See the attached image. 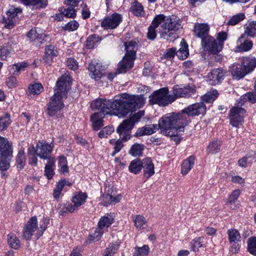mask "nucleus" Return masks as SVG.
<instances>
[{"instance_id": "nucleus-1", "label": "nucleus", "mask_w": 256, "mask_h": 256, "mask_svg": "<svg viewBox=\"0 0 256 256\" xmlns=\"http://www.w3.org/2000/svg\"><path fill=\"white\" fill-rule=\"evenodd\" d=\"M180 26V19L176 16H166L164 14L158 15L148 28L147 38L150 40H154L156 36V28L160 26V36L164 39H168L174 32L178 30Z\"/></svg>"}, {"instance_id": "nucleus-2", "label": "nucleus", "mask_w": 256, "mask_h": 256, "mask_svg": "<svg viewBox=\"0 0 256 256\" xmlns=\"http://www.w3.org/2000/svg\"><path fill=\"white\" fill-rule=\"evenodd\" d=\"M185 120L186 118L182 117L180 113L167 114L159 120L158 130L162 134L174 138L172 140L178 144L180 139L178 136L184 132Z\"/></svg>"}, {"instance_id": "nucleus-3", "label": "nucleus", "mask_w": 256, "mask_h": 256, "mask_svg": "<svg viewBox=\"0 0 256 256\" xmlns=\"http://www.w3.org/2000/svg\"><path fill=\"white\" fill-rule=\"evenodd\" d=\"M71 80L68 76H62L57 81L54 88V94L50 98L48 106V114L50 116H55L64 106L63 98L70 88Z\"/></svg>"}, {"instance_id": "nucleus-4", "label": "nucleus", "mask_w": 256, "mask_h": 256, "mask_svg": "<svg viewBox=\"0 0 256 256\" xmlns=\"http://www.w3.org/2000/svg\"><path fill=\"white\" fill-rule=\"evenodd\" d=\"M120 106L118 111L116 112L119 118L122 117L130 112L141 108L146 102V98L142 95L130 96L122 94L118 99Z\"/></svg>"}, {"instance_id": "nucleus-5", "label": "nucleus", "mask_w": 256, "mask_h": 256, "mask_svg": "<svg viewBox=\"0 0 256 256\" xmlns=\"http://www.w3.org/2000/svg\"><path fill=\"white\" fill-rule=\"evenodd\" d=\"M120 106L118 100L111 102L106 99L98 98L93 100L90 106L94 110H100L99 114L116 116V112L118 111Z\"/></svg>"}, {"instance_id": "nucleus-6", "label": "nucleus", "mask_w": 256, "mask_h": 256, "mask_svg": "<svg viewBox=\"0 0 256 256\" xmlns=\"http://www.w3.org/2000/svg\"><path fill=\"white\" fill-rule=\"evenodd\" d=\"M227 38V34L222 32L218 34V44L216 40L211 36H208L202 40V48L210 54H216L222 50L224 42Z\"/></svg>"}, {"instance_id": "nucleus-7", "label": "nucleus", "mask_w": 256, "mask_h": 256, "mask_svg": "<svg viewBox=\"0 0 256 256\" xmlns=\"http://www.w3.org/2000/svg\"><path fill=\"white\" fill-rule=\"evenodd\" d=\"M149 98L150 104H157L161 106H165L175 100V97L169 94L168 88H162L154 91Z\"/></svg>"}, {"instance_id": "nucleus-8", "label": "nucleus", "mask_w": 256, "mask_h": 256, "mask_svg": "<svg viewBox=\"0 0 256 256\" xmlns=\"http://www.w3.org/2000/svg\"><path fill=\"white\" fill-rule=\"evenodd\" d=\"M144 115V111H139L137 113L131 116L128 119L124 120L119 126L116 130L120 136L124 134L123 140H127L130 138L128 132L134 128L135 123L138 121Z\"/></svg>"}, {"instance_id": "nucleus-9", "label": "nucleus", "mask_w": 256, "mask_h": 256, "mask_svg": "<svg viewBox=\"0 0 256 256\" xmlns=\"http://www.w3.org/2000/svg\"><path fill=\"white\" fill-rule=\"evenodd\" d=\"M206 111V106L203 102L192 104L182 110L180 113L182 117L186 118L184 122L186 126L190 116H195L204 114Z\"/></svg>"}, {"instance_id": "nucleus-10", "label": "nucleus", "mask_w": 256, "mask_h": 256, "mask_svg": "<svg viewBox=\"0 0 256 256\" xmlns=\"http://www.w3.org/2000/svg\"><path fill=\"white\" fill-rule=\"evenodd\" d=\"M22 10L19 8L10 6L6 12V16L4 18V26L8 29L13 28L18 22V16L22 14Z\"/></svg>"}, {"instance_id": "nucleus-11", "label": "nucleus", "mask_w": 256, "mask_h": 256, "mask_svg": "<svg viewBox=\"0 0 256 256\" xmlns=\"http://www.w3.org/2000/svg\"><path fill=\"white\" fill-rule=\"evenodd\" d=\"M39 230L36 216L30 218L27 222L23 230V237L26 240H29L32 236H36V233Z\"/></svg>"}, {"instance_id": "nucleus-12", "label": "nucleus", "mask_w": 256, "mask_h": 256, "mask_svg": "<svg viewBox=\"0 0 256 256\" xmlns=\"http://www.w3.org/2000/svg\"><path fill=\"white\" fill-rule=\"evenodd\" d=\"M245 110L242 108L235 107L231 109L230 112V124L235 127H238L244 120Z\"/></svg>"}, {"instance_id": "nucleus-13", "label": "nucleus", "mask_w": 256, "mask_h": 256, "mask_svg": "<svg viewBox=\"0 0 256 256\" xmlns=\"http://www.w3.org/2000/svg\"><path fill=\"white\" fill-rule=\"evenodd\" d=\"M52 149V144H48L43 142H38L36 146V154L40 158L48 160V158H54L50 156Z\"/></svg>"}, {"instance_id": "nucleus-14", "label": "nucleus", "mask_w": 256, "mask_h": 256, "mask_svg": "<svg viewBox=\"0 0 256 256\" xmlns=\"http://www.w3.org/2000/svg\"><path fill=\"white\" fill-rule=\"evenodd\" d=\"M122 18L117 13L104 18L101 22V26L105 30H112L116 28L121 22Z\"/></svg>"}, {"instance_id": "nucleus-15", "label": "nucleus", "mask_w": 256, "mask_h": 256, "mask_svg": "<svg viewBox=\"0 0 256 256\" xmlns=\"http://www.w3.org/2000/svg\"><path fill=\"white\" fill-rule=\"evenodd\" d=\"M226 75V72L222 68H216L212 70L208 74V81L210 85L218 84Z\"/></svg>"}, {"instance_id": "nucleus-16", "label": "nucleus", "mask_w": 256, "mask_h": 256, "mask_svg": "<svg viewBox=\"0 0 256 256\" xmlns=\"http://www.w3.org/2000/svg\"><path fill=\"white\" fill-rule=\"evenodd\" d=\"M102 66L96 61L92 60L90 64L88 67L89 75L92 78L95 80H100L102 76Z\"/></svg>"}, {"instance_id": "nucleus-17", "label": "nucleus", "mask_w": 256, "mask_h": 256, "mask_svg": "<svg viewBox=\"0 0 256 256\" xmlns=\"http://www.w3.org/2000/svg\"><path fill=\"white\" fill-rule=\"evenodd\" d=\"M247 36L242 34L238 40V46L236 47V51L238 52H248L250 50L252 47L253 44L252 42L248 40L246 38Z\"/></svg>"}, {"instance_id": "nucleus-18", "label": "nucleus", "mask_w": 256, "mask_h": 256, "mask_svg": "<svg viewBox=\"0 0 256 256\" xmlns=\"http://www.w3.org/2000/svg\"><path fill=\"white\" fill-rule=\"evenodd\" d=\"M142 168L144 169V176L148 179L154 174V166L150 158H146L142 160Z\"/></svg>"}, {"instance_id": "nucleus-19", "label": "nucleus", "mask_w": 256, "mask_h": 256, "mask_svg": "<svg viewBox=\"0 0 256 256\" xmlns=\"http://www.w3.org/2000/svg\"><path fill=\"white\" fill-rule=\"evenodd\" d=\"M193 94H194V89L190 86L180 88L176 86L174 87L172 95L175 97V100L178 97H189Z\"/></svg>"}, {"instance_id": "nucleus-20", "label": "nucleus", "mask_w": 256, "mask_h": 256, "mask_svg": "<svg viewBox=\"0 0 256 256\" xmlns=\"http://www.w3.org/2000/svg\"><path fill=\"white\" fill-rule=\"evenodd\" d=\"M58 54L57 48L54 46L50 45L46 47L43 61L47 64L50 65L54 62L53 58Z\"/></svg>"}, {"instance_id": "nucleus-21", "label": "nucleus", "mask_w": 256, "mask_h": 256, "mask_svg": "<svg viewBox=\"0 0 256 256\" xmlns=\"http://www.w3.org/2000/svg\"><path fill=\"white\" fill-rule=\"evenodd\" d=\"M27 36L30 40L36 41L42 44L45 40L46 35L43 32L42 30L38 28L30 30Z\"/></svg>"}, {"instance_id": "nucleus-22", "label": "nucleus", "mask_w": 256, "mask_h": 256, "mask_svg": "<svg viewBox=\"0 0 256 256\" xmlns=\"http://www.w3.org/2000/svg\"><path fill=\"white\" fill-rule=\"evenodd\" d=\"M134 58L125 55L123 59L119 62L118 70L120 73L125 72L131 68L134 65Z\"/></svg>"}, {"instance_id": "nucleus-23", "label": "nucleus", "mask_w": 256, "mask_h": 256, "mask_svg": "<svg viewBox=\"0 0 256 256\" xmlns=\"http://www.w3.org/2000/svg\"><path fill=\"white\" fill-rule=\"evenodd\" d=\"M194 32L195 35L198 38H202V40L206 38L210 30V26L206 24H194Z\"/></svg>"}, {"instance_id": "nucleus-24", "label": "nucleus", "mask_w": 256, "mask_h": 256, "mask_svg": "<svg viewBox=\"0 0 256 256\" xmlns=\"http://www.w3.org/2000/svg\"><path fill=\"white\" fill-rule=\"evenodd\" d=\"M14 44L12 40H8L7 42L0 46V59L4 60L10 55L14 50Z\"/></svg>"}, {"instance_id": "nucleus-25", "label": "nucleus", "mask_w": 256, "mask_h": 256, "mask_svg": "<svg viewBox=\"0 0 256 256\" xmlns=\"http://www.w3.org/2000/svg\"><path fill=\"white\" fill-rule=\"evenodd\" d=\"M242 66L246 74L252 72L256 66V59L254 58H244L242 61Z\"/></svg>"}, {"instance_id": "nucleus-26", "label": "nucleus", "mask_w": 256, "mask_h": 256, "mask_svg": "<svg viewBox=\"0 0 256 256\" xmlns=\"http://www.w3.org/2000/svg\"><path fill=\"white\" fill-rule=\"evenodd\" d=\"M114 218V214H107L101 217L98 222V227L102 230L108 228L113 222Z\"/></svg>"}, {"instance_id": "nucleus-27", "label": "nucleus", "mask_w": 256, "mask_h": 256, "mask_svg": "<svg viewBox=\"0 0 256 256\" xmlns=\"http://www.w3.org/2000/svg\"><path fill=\"white\" fill-rule=\"evenodd\" d=\"M229 72L232 77L236 79L242 78L246 75L242 66L236 64H233L230 66Z\"/></svg>"}, {"instance_id": "nucleus-28", "label": "nucleus", "mask_w": 256, "mask_h": 256, "mask_svg": "<svg viewBox=\"0 0 256 256\" xmlns=\"http://www.w3.org/2000/svg\"><path fill=\"white\" fill-rule=\"evenodd\" d=\"M106 114L95 112L90 118L92 127L94 130H99L103 126L102 118Z\"/></svg>"}, {"instance_id": "nucleus-29", "label": "nucleus", "mask_w": 256, "mask_h": 256, "mask_svg": "<svg viewBox=\"0 0 256 256\" xmlns=\"http://www.w3.org/2000/svg\"><path fill=\"white\" fill-rule=\"evenodd\" d=\"M158 130L156 124L148 125L138 128L136 132V136H140L144 135H150Z\"/></svg>"}, {"instance_id": "nucleus-30", "label": "nucleus", "mask_w": 256, "mask_h": 256, "mask_svg": "<svg viewBox=\"0 0 256 256\" xmlns=\"http://www.w3.org/2000/svg\"><path fill=\"white\" fill-rule=\"evenodd\" d=\"M12 145L8 140L0 136V154L12 155Z\"/></svg>"}, {"instance_id": "nucleus-31", "label": "nucleus", "mask_w": 256, "mask_h": 256, "mask_svg": "<svg viewBox=\"0 0 256 256\" xmlns=\"http://www.w3.org/2000/svg\"><path fill=\"white\" fill-rule=\"evenodd\" d=\"M195 158L190 156L185 160L182 164L181 172L183 175H186L191 170L194 165Z\"/></svg>"}, {"instance_id": "nucleus-32", "label": "nucleus", "mask_w": 256, "mask_h": 256, "mask_svg": "<svg viewBox=\"0 0 256 256\" xmlns=\"http://www.w3.org/2000/svg\"><path fill=\"white\" fill-rule=\"evenodd\" d=\"M55 167L54 158H48L44 168V174L46 178L50 180L53 177L54 172V168Z\"/></svg>"}, {"instance_id": "nucleus-33", "label": "nucleus", "mask_w": 256, "mask_h": 256, "mask_svg": "<svg viewBox=\"0 0 256 256\" xmlns=\"http://www.w3.org/2000/svg\"><path fill=\"white\" fill-rule=\"evenodd\" d=\"M87 198L86 194L82 192H76L74 194L72 202L77 208L84 204Z\"/></svg>"}, {"instance_id": "nucleus-34", "label": "nucleus", "mask_w": 256, "mask_h": 256, "mask_svg": "<svg viewBox=\"0 0 256 256\" xmlns=\"http://www.w3.org/2000/svg\"><path fill=\"white\" fill-rule=\"evenodd\" d=\"M101 198L102 204L104 206H106L112 202H118L122 198V196L119 194L116 196H113L109 194H104Z\"/></svg>"}, {"instance_id": "nucleus-35", "label": "nucleus", "mask_w": 256, "mask_h": 256, "mask_svg": "<svg viewBox=\"0 0 256 256\" xmlns=\"http://www.w3.org/2000/svg\"><path fill=\"white\" fill-rule=\"evenodd\" d=\"M28 66V63L26 62H18L12 65L10 71L14 75H18L21 72L24 71Z\"/></svg>"}, {"instance_id": "nucleus-36", "label": "nucleus", "mask_w": 256, "mask_h": 256, "mask_svg": "<svg viewBox=\"0 0 256 256\" xmlns=\"http://www.w3.org/2000/svg\"><path fill=\"white\" fill-rule=\"evenodd\" d=\"M240 194V191L236 189L234 190L229 196L227 204L230 208L235 210L238 207L236 203Z\"/></svg>"}, {"instance_id": "nucleus-37", "label": "nucleus", "mask_w": 256, "mask_h": 256, "mask_svg": "<svg viewBox=\"0 0 256 256\" xmlns=\"http://www.w3.org/2000/svg\"><path fill=\"white\" fill-rule=\"evenodd\" d=\"M180 45V48L176 52V55L180 60H184L186 58L189 54L188 46L184 40L181 41Z\"/></svg>"}, {"instance_id": "nucleus-38", "label": "nucleus", "mask_w": 256, "mask_h": 256, "mask_svg": "<svg viewBox=\"0 0 256 256\" xmlns=\"http://www.w3.org/2000/svg\"><path fill=\"white\" fill-rule=\"evenodd\" d=\"M58 168L60 174H66L69 172L66 158L64 156L58 158Z\"/></svg>"}, {"instance_id": "nucleus-39", "label": "nucleus", "mask_w": 256, "mask_h": 256, "mask_svg": "<svg viewBox=\"0 0 256 256\" xmlns=\"http://www.w3.org/2000/svg\"><path fill=\"white\" fill-rule=\"evenodd\" d=\"M124 44L126 50L125 55L135 58L136 45V42L133 40L126 42H124Z\"/></svg>"}, {"instance_id": "nucleus-40", "label": "nucleus", "mask_w": 256, "mask_h": 256, "mask_svg": "<svg viewBox=\"0 0 256 256\" xmlns=\"http://www.w3.org/2000/svg\"><path fill=\"white\" fill-rule=\"evenodd\" d=\"M8 243L12 248L18 250L20 248V242L18 238L14 234L8 235Z\"/></svg>"}, {"instance_id": "nucleus-41", "label": "nucleus", "mask_w": 256, "mask_h": 256, "mask_svg": "<svg viewBox=\"0 0 256 256\" xmlns=\"http://www.w3.org/2000/svg\"><path fill=\"white\" fill-rule=\"evenodd\" d=\"M246 100H248L252 103L255 102L256 101V93L254 92H250L241 96L240 100L238 101V105L242 106Z\"/></svg>"}, {"instance_id": "nucleus-42", "label": "nucleus", "mask_w": 256, "mask_h": 256, "mask_svg": "<svg viewBox=\"0 0 256 256\" xmlns=\"http://www.w3.org/2000/svg\"><path fill=\"white\" fill-rule=\"evenodd\" d=\"M142 169V161L140 160L136 159L131 162L128 170L130 172L134 174L139 173Z\"/></svg>"}, {"instance_id": "nucleus-43", "label": "nucleus", "mask_w": 256, "mask_h": 256, "mask_svg": "<svg viewBox=\"0 0 256 256\" xmlns=\"http://www.w3.org/2000/svg\"><path fill=\"white\" fill-rule=\"evenodd\" d=\"M244 34L254 37L256 35V21H252L246 24Z\"/></svg>"}, {"instance_id": "nucleus-44", "label": "nucleus", "mask_w": 256, "mask_h": 256, "mask_svg": "<svg viewBox=\"0 0 256 256\" xmlns=\"http://www.w3.org/2000/svg\"><path fill=\"white\" fill-rule=\"evenodd\" d=\"M100 38L98 36L94 34L89 36L86 42V46L90 49L96 47L100 42Z\"/></svg>"}, {"instance_id": "nucleus-45", "label": "nucleus", "mask_w": 256, "mask_h": 256, "mask_svg": "<svg viewBox=\"0 0 256 256\" xmlns=\"http://www.w3.org/2000/svg\"><path fill=\"white\" fill-rule=\"evenodd\" d=\"M228 240L230 244L238 242L240 240L241 236L239 232L236 229H230L228 230Z\"/></svg>"}, {"instance_id": "nucleus-46", "label": "nucleus", "mask_w": 256, "mask_h": 256, "mask_svg": "<svg viewBox=\"0 0 256 256\" xmlns=\"http://www.w3.org/2000/svg\"><path fill=\"white\" fill-rule=\"evenodd\" d=\"M10 156L11 155L0 154V170L5 171L10 168Z\"/></svg>"}, {"instance_id": "nucleus-47", "label": "nucleus", "mask_w": 256, "mask_h": 256, "mask_svg": "<svg viewBox=\"0 0 256 256\" xmlns=\"http://www.w3.org/2000/svg\"><path fill=\"white\" fill-rule=\"evenodd\" d=\"M120 242H112L104 251V256H113L119 248Z\"/></svg>"}, {"instance_id": "nucleus-48", "label": "nucleus", "mask_w": 256, "mask_h": 256, "mask_svg": "<svg viewBox=\"0 0 256 256\" xmlns=\"http://www.w3.org/2000/svg\"><path fill=\"white\" fill-rule=\"evenodd\" d=\"M26 160V157L24 150L22 148L19 150L16 156L17 167L18 168L22 169L25 166Z\"/></svg>"}, {"instance_id": "nucleus-49", "label": "nucleus", "mask_w": 256, "mask_h": 256, "mask_svg": "<svg viewBox=\"0 0 256 256\" xmlns=\"http://www.w3.org/2000/svg\"><path fill=\"white\" fill-rule=\"evenodd\" d=\"M77 208L75 206V205H72V204L67 202L60 206L58 208L59 213L60 214H64L67 212H74L76 210Z\"/></svg>"}, {"instance_id": "nucleus-50", "label": "nucleus", "mask_w": 256, "mask_h": 256, "mask_svg": "<svg viewBox=\"0 0 256 256\" xmlns=\"http://www.w3.org/2000/svg\"><path fill=\"white\" fill-rule=\"evenodd\" d=\"M26 5H32L36 8H44L47 5L46 0H20Z\"/></svg>"}, {"instance_id": "nucleus-51", "label": "nucleus", "mask_w": 256, "mask_h": 256, "mask_svg": "<svg viewBox=\"0 0 256 256\" xmlns=\"http://www.w3.org/2000/svg\"><path fill=\"white\" fill-rule=\"evenodd\" d=\"M150 248L148 245L142 247L136 246L132 256H147L150 253Z\"/></svg>"}, {"instance_id": "nucleus-52", "label": "nucleus", "mask_w": 256, "mask_h": 256, "mask_svg": "<svg viewBox=\"0 0 256 256\" xmlns=\"http://www.w3.org/2000/svg\"><path fill=\"white\" fill-rule=\"evenodd\" d=\"M218 92L216 90H212L208 92L206 94L202 97V100L203 102L210 103L214 101L217 98Z\"/></svg>"}, {"instance_id": "nucleus-53", "label": "nucleus", "mask_w": 256, "mask_h": 256, "mask_svg": "<svg viewBox=\"0 0 256 256\" xmlns=\"http://www.w3.org/2000/svg\"><path fill=\"white\" fill-rule=\"evenodd\" d=\"M130 10L136 16H142L144 13L142 6L138 2H134L132 3Z\"/></svg>"}, {"instance_id": "nucleus-54", "label": "nucleus", "mask_w": 256, "mask_h": 256, "mask_svg": "<svg viewBox=\"0 0 256 256\" xmlns=\"http://www.w3.org/2000/svg\"><path fill=\"white\" fill-rule=\"evenodd\" d=\"M144 146L142 144L136 143L130 148V154L132 156H140L142 154Z\"/></svg>"}, {"instance_id": "nucleus-55", "label": "nucleus", "mask_w": 256, "mask_h": 256, "mask_svg": "<svg viewBox=\"0 0 256 256\" xmlns=\"http://www.w3.org/2000/svg\"><path fill=\"white\" fill-rule=\"evenodd\" d=\"M222 143L220 141L216 140L210 143L207 148V152L208 153L213 154L218 152L220 148Z\"/></svg>"}, {"instance_id": "nucleus-56", "label": "nucleus", "mask_w": 256, "mask_h": 256, "mask_svg": "<svg viewBox=\"0 0 256 256\" xmlns=\"http://www.w3.org/2000/svg\"><path fill=\"white\" fill-rule=\"evenodd\" d=\"M135 226L138 229H143L146 224L145 218L141 215H137L134 218Z\"/></svg>"}, {"instance_id": "nucleus-57", "label": "nucleus", "mask_w": 256, "mask_h": 256, "mask_svg": "<svg viewBox=\"0 0 256 256\" xmlns=\"http://www.w3.org/2000/svg\"><path fill=\"white\" fill-rule=\"evenodd\" d=\"M67 181L65 180H60L56 186V188L54 190V197L56 199L60 198L61 192L65 186H66Z\"/></svg>"}, {"instance_id": "nucleus-58", "label": "nucleus", "mask_w": 256, "mask_h": 256, "mask_svg": "<svg viewBox=\"0 0 256 256\" xmlns=\"http://www.w3.org/2000/svg\"><path fill=\"white\" fill-rule=\"evenodd\" d=\"M10 124V116L8 114H6L0 116V131L6 129Z\"/></svg>"}, {"instance_id": "nucleus-59", "label": "nucleus", "mask_w": 256, "mask_h": 256, "mask_svg": "<svg viewBox=\"0 0 256 256\" xmlns=\"http://www.w3.org/2000/svg\"><path fill=\"white\" fill-rule=\"evenodd\" d=\"M43 90V86L40 83L30 84L28 87V91L30 94L38 95Z\"/></svg>"}, {"instance_id": "nucleus-60", "label": "nucleus", "mask_w": 256, "mask_h": 256, "mask_svg": "<svg viewBox=\"0 0 256 256\" xmlns=\"http://www.w3.org/2000/svg\"><path fill=\"white\" fill-rule=\"evenodd\" d=\"M104 232V230L98 228L94 233L88 236V240L90 242H95L99 240Z\"/></svg>"}, {"instance_id": "nucleus-61", "label": "nucleus", "mask_w": 256, "mask_h": 256, "mask_svg": "<svg viewBox=\"0 0 256 256\" xmlns=\"http://www.w3.org/2000/svg\"><path fill=\"white\" fill-rule=\"evenodd\" d=\"M248 250L250 253L256 256V237L249 238L248 242Z\"/></svg>"}, {"instance_id": "nucleus-62", "label": "nucleus", "mask_w": 256, "mask_h": 256, "mask_svg": "<svg viewBox=\"0 0 256 256\" xmlns=\"http://www.w3.org/2000/svg\"><path fill=\"white\" fill-rule=\"evenodd\" d=\"M50 222V219L48 218H44L42 219V224H40L39 230L37 231L36 234V238L38 239L42 236L44 231L46 230L47 226Z\"/></svg>"}, {"instance_id": "nucleus-63", "label": "nucleus", "mask_w": 256, "mask_h": 256, "mask_svg": "<svg viewBox=\"0 0 256 256\" xmlns=\"http://www.w3.org/2000/svg\"><path fill=\"white\" fill-rule=\"evenodd\" d=\"M245 16L243 13H239L232 16L228 22V24L232 26H234L238 22L244 20Z\"/></svg>"}, {"instance_id": "nucleus-64", "label": "nucleus", "mask_w": 256, "mask_h": 256, "mask_svg": "<svg viewBox=\"0 0 256 256\" xmlns=\"http://www.w3.org/2000/svg\"><path fill=\"white\" fill-rule=\"evenodd\" d=\"M114 132V128L111 126H106L103 128L99 132L98 136L100 138H107Z\"/></svg>"}]
</instances>
